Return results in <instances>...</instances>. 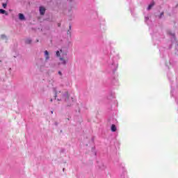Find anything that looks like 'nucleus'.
<instances>
[{
  "label": "nucleus",
  "mask_w": 178,
  "mask_h": 178,
  "mask_svg": "<svg viewBox=\"0 0 178 178\" xmlns=\"http://www.w3.org/2000/svg\"><path fill=\"white\" fill-rule=\"evenodd\" d=\"M45 8L43 6H40L39 8L40 14L41 16H44L45 15Z\"/></svg>",
  "instance_id": "f257e3e1"
},
{
  "label": "nucleus",
  "mask_w": 178,
  "mask_h": 178,
  "mask_svg": "<svg viewBox=\"0 0 178 178\" xmlns=\"http://www.w3.org/2000/svg\"><path fill=\"white\" fill-rule=\"evenodd\" d=\"M6 38V36L5 35H1V39L5 40Z\"/></svg>",
  "instance_id": "9b49d317"
},
{
  "label": "nucleus",
  "mask_w": 178,
  "mask_h": 178,
  "mask_svg": "<svg viewBox=\"0 0 178 178\" xmlns=\"http://www.w3.org/2000/svg\"><path fill=\"white\" fill-rule=\"evenodd\" d=\"M19 20H24L25 17H24V15L19 13Z\"/></svg>",
  "instance_id": "20e7f679"
},
{
  "label": "nucleus",
  "mask_w": 178,
  "mask_h": 178,
  "mask_svg": "<svg viewBox=\"0 0 178 178\" xmlns=\"http://www.w3.org/2000/svg\"><path fill=\"white\" fill-rule=\"evenodd\" d=\"M54 97H55V99H56V95H55V96H54Z\"/></svg>",
  "instance_id": "4468645a"
},
{
  "label": "nucleus",
  "mask_w": 178,
  "mask_h": 178,
  "mask_svg": "<svg viewBox=\"0 0 178 178\" xmlns=\"http://www.w3.org/2000/svg\"><path fill=\"white\" fill-rule=\"evenodd\" d=\"M154 5H155L154 2H152V3H150L147 8V10H149L152 9V7L154 6Z\"/></svg>",
  "instance_id": "423d86ee"
},
{
  "label": "nucleus",
  "mask_w": 178,
  "mask_h": 178,
  "mask_svg": "<svg viewBox=\"0 0 178 178\" xmlns=\"http://www.w3.org/2000/svg\"><path fill=\"white\" fill-rule=\"evenodd\" d=\"M111 129V131H113V132L116 131V130H117V129H116V125L112 124Z\"/></svg>",
  "instance_id": "39448f33"
},
{
  "label": "nucleus",
  "mask_w": 178,
  "mask_h": 178,
  "mask_svg": "<svg viewBox=\"0 0 178 178\" xmlns=\"http://www.w3.org/2000/svg\"><path fill=\"white\" fill-rule=\"evenodd\" d=\"M60 60H61L63 65H66V60L63 58H60Z\"/></svg>",
  "instance_id": "0eeeda50"
},
{
  "label": "nucleus",
  "mask_w": 178,
  "mask_h": 178,
  "mask_svg": "<svg viewBox=\"0 0 178 178\" xmlns=\"http://www.w3.org/2000/svg\"><path fill=\"white\" fill-rule=\"evenodd\" d=\"M50 101H51V102H52V99H51V100H50Z\"/></svg>",
  "instance_id": "dca6fc26"
},
{
  "label": "nucleus",
  "mask_w": 178,
  "mask_h": 178,
  "mask_svg": "<svg viewBox=\"0 0 178 178\" xmlns=\"http://www.w3.org/2000/svg\"><path fill=\"white\" fill-rule=\"evenodd\" d=\"M26 44H31V40H26Z\"/></svg>",
  "instance_id": "1a4fd4ad"
},
{
  "label": "nucleus",
  "mask_w": 178,
  "mask_h": 178,
  "mask_svg": "<svg viewBox=\"0 0 178 178\" xmlns=\"http://www.w3.org/2000/svg\"><path fill=\"white\" fill-rule=\"evenodd\" d=\"M58 74H60V76H62V72L60 71H59Z\"/></svg>",
  "instance_id": "f8f14e48"
},
{
  "label": "nucleus",
  "mask_w": 178,
  "mask_h": 178,
  "mask_svg": "<svg viewBox=\"0 0 178 178\" xmlns=\"http://www.w3.org/2000/svg\"><path fill=\"white\" fill-rule=\"evenodd\" d=\"M56 56H60V54L59 53V51H57L56 53Z\"/></svg>",
  "instance_id": "9d476101"
},
{
  "label": "nucleus",
  "mask_w": 178,
  "mask_h": 178,
  "mask_svg": "<svg viewBox=\"0 0 178 178\" xmlns=\"http://www.w3.org/2000/svg\"><path fill=\"white\" fill-rule=\"evenodd\" d=\"M0 13L1 15H5L6 16H8V13H6V10H5L3 9H0Z\"/></svg>",
  "instance_id": "7ed1b4c3"
},
{
  "label": "nucleus",
  "mask_w": 178,
  "mask_h": 178,
  "mask_svg": "<svg viewBox=\"0 0 178 178\" xmlns=\"http://www.w3.org/2000/svg\"><path fill=\"white\" fill-rule=\"evenodd\" d=\"M6 6H8V4L6 3H3V8L5 9V8H6Z\"/></svg>",
  "instance_id": "6e6552de"
},
{
  "label": "nucleus",
  "mask_w": 178,
  "mask_h": 178,
  "mask_svg": "<svg viewBox=\"0 0 178 178\" xmlns=\"http://www.w3.org/2000/svg\"><path fill=\"white\" fill-rule=\"evenodd\" d=\"M51 113H54V111H51Z\"/></svg>",
  "instance_id": "f3484780"
},
{
  "label": "nucleus",
  "mask_w": 178,
  "mask_h": 178,
  "mask_svg": "<svg viewBox=\"0 0 178 178\" xmlns=\"http://www.w3.org/2000/svg\"><path fill=\"white\" fill-rule=\"evenodd\" d=\"M58 27H60V24H58Z\"/></svg>",
  "instance_id": "2eb2a0df"
},
{
  "label": "nucleus",
  "mask_w": 178,
  "mask_h": 178,
  "mask_svg": "<svg viewBox=\"0 0 178 178\" xmlns=\"http://www.w3.org/2000/svg\"><path fill=\"white\" fill-rule=\"evenodd\" d=\"M162 16H163V13H161L160 17H162Z\"/></svg>",
  "instance_id": "ddd939ff"
},
{
  "label": "nucleus",
  "mask_w": 178,
  "mask_h": 178,
  "mask_svg": "<svg viewBox=\"0 0 178 178\" xmlns=\"http://www.w3.org/2000/svg\"><path fill=\"white\" fill-rule=\"evenodd\" d=\"M44 55L46 60H48V59H49V53L48 52V51H44Z\"/></svg>",
  "instance_id": "f03ea898"
}]
</instances>
